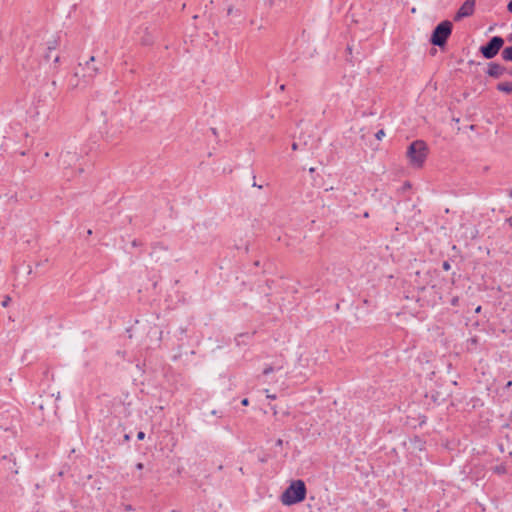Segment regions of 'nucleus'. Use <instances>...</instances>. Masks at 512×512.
Returning <instances> with one entry per match:
<instances>
[{
    "label": "nucleus",
    "mask_w": 512,
    "mask_h": 512,
    "mask_svg": "<svg viewBox=\"0 0 512 512\" xmlns=\"http://www.w3.org/2000/svg\"><path fill=\"white\" fill-rule=\"evenodd\" d=\"M307 495L306 484L303 480H293L280 496L281 502L286 506L298 504L305 500Z\"/></svg>",
    "instance_id": "f257e3e1"
},
{
    "label": "nucleus",
    "mask_w": 512,
    "mask_h": 512,
    "mask_svg": "<svg viewBox=\"0 0 512 512\" xmlns=\"http://www.w3.org/2000/svg\"><path fill=\"white\" fill-rule=\"evenodd\" d=\"M453 31V23L450 20H443L432 30L429 42L441 51H445L448 40Z\"/></svg>",
    "instance_id": "f03ea898"
},
{
    "label": "nucleus",
    "mask_w": 512,
    "mask_h": 512,
    "mask_svg": "<svg viewBox=\"0 0 512 512\" xmlns=\"http://www.w3.org/2000/svg\"><path fill=\"white\" fill-rule=\"evenodd\" d=\"M428 154V146L423 140H415L407 147L406 155L413 167L420 168L424 165Z\"/></svg>",
    "instance_id": "7ed1b4c3"
},
{
    "label": "nucleus",
    "mask_w": 512,
    "mask_h": 512,
    "mask_svg": "<svg viewBox=\"0 0 512 512\" xmlns=\"http://www.w3.org/2000/svg\"><path fill=\"white\" fill-rule=\"evenodd\" d=\"M505 39L501 36L491 37L485 44L479 47V53L483 58L491 60L495 58L500 50L502 51Z\"/></svg>",
    "instance_id": "20e7f679"
},
{
    "label": "nucleus",
    "mask_w": 512,
    "mask_h": 512,
    "mask_svg": "<svg viewBox=\"0 0 512 512\" xmlns=\"http://www.w3.org/2000/svg\"><path fill=\"white\" fill-rule=\"evenodd\" d=\"M476 0H465L464 3L454 14L453 20L459 22L464 18L470 17L474 14Z\"/></svg>",
    "instance_id": "39448f33"
},
{
    "label": "nucleus",
    "mask_w": 512,
    "mask_h": 512,
    "mask_svg": "<svg viewBox=\"0 0 512 512\" xmlns=\"http://www.w3.org/2000/svg\"><path fill=\"white\" fill-rule=\"evenodd\" d=\"M0 466L5 470L11 472V474H18V469L16 467V458L13 453L9 455H4L0 458Z\"/></svg>",
    "instance_id": "423d86ee"
},
{
    "label": "nucleus",
    "mask_w": 512,
    "mask_h": 512,
    "mask_svg": "<svg viewBox=\"0 0 512 512\" xmlns=\"http://www.w3.org/2000/svg\"><path fill=\"white\" fill-rule=\"evenodd\" d=\"M506 72V68L497 63V62H489L486 70V74L494 79L500 78Z\"/></svg>",
    "instance_id": "0eeeda50"
},
{
    "label": "nucleus",
    "mask_w": 512,
    "mask_h": 512,
    "mask_svg": "<svg viewBox=\"0 0 512 512\" xmlns=\"http://www.w3.org/2000/svg\"><path fill=\"white\" fill-rule=\"evenodd\" d=\"M95 61L94 56H91L88 61H86L83 70L85 71L83 76L93 78L99 71L98 67L92 66L91 63Z\"/></svg>",
    "instance_id": "6e6552de"
},
{
    "label": "nucleus",
    "mask_w": 512,
    "mask_h": 512,
    "mask_svg": "<svg viewBox=\"0 0 512 512\" xmlns=\"http://www.w3.org/2000/svg\"><path fill=\"white\" fill-rule=\"evenodd\" d=\"M496 89L500 92L510 94V93H512V82L507 81V82L498 83L496 86Z\"/></svg>",
    "instance_id": "1a4fd4ad"
},
{
    "label": "nucleus",
    "mask_w": 512,
    "mask_h": 512,
    "mask_svg": "<svg viewBox=\"0 0 512 512\" xmlns=\"http://www.w3.org/2000/svg\"><path fill=\"white\" fill-rule=\"evenodd\" d=\"M501 58L506 62H512V45L502 49Z\"/></svg>",
    "instance_id": "9d476101"
},
{
    "label": "nucleus",
    "mask_w": 512,
    "mask_h": 512,
    "mask_svg": "<svg viewBox=\"0 0 512 512\" xmlns=\"http://www.w3.org/2000/svg\"><path fill=\"white\" fill-rule=\"evenodd\" d=\"M145 30H146V34L142 38L141 42H142L143 45L148 46V45L153 44V42H154V35L149 32V28L148 27H146Z\"/></svg>",
    "instance_id": "9b49d317"
},
{
    "label": "nucleus",
    "mask_w": 512,
    "mask_h": 512,
    "mask_svg": "<svg viewBox=\"0 0 512 512\" xmlns=\"http://www.w3.org/2000/svg\"><path fill=\"white\" fill-rule=\"evenodd\" d=\"M254 335V333H242V334H239L236 336L235 340H236V343L237 345H240V344H246V339H250L252 338Z\"/></svg>",
    "instance_id": "f8f14e48"
},
{
    "label": "nucleus",
    "mask_w": 512,
    "mask_h": 512,
    "mask_svg": "<svg viewBox=\"0 0 512 512\" xmlns=\"http://www.w3.org/2000/svg\"><path fill=\"white\" fill-rule=\"evenodd\" d=\"M58 46V40L54 39L52 41L48 42L47 50L51 52L52 50H55Z\"/></svg>",
    "instance_id": "ddd939ff"
},
{
    "label": "nucleus",
    "mask_w": 512,
    "mask_h": 512,
    "mask_svg": "<svg viewBox=\"0 0 512 512\" xmlns=\"http://www.w3.org/2000/svg\"><path fill=\"white\" fill-rule=\"evenodd\" d=\"M275 370L276 369L273 366L269 365L264 368L263 375H269L270 373L274 372Z\"/></svg>",
    "instance_id": "4468645a"
},
{
    "label": "nucleus",
    "mask_w": 512,
    "mask_h": 512,
    "mask_svg": "<svg viewBox=\"0 0 512 512\" xmlns=\"http://www.w3.org/2000/svg\"><path fill=\"white\" fill-rule=\"evenodd\" d=\"M385 136L384 129H380L375 133V137L377 140H382V138Z\"/></svg>",
    "instance_id": "2eb2a0df"
},
{
    "label": "nucleus",
    "mask_w": 512,
    "mask_h": 512,
    "mask_svg": "<svg viewBox=\"0 0 512 512\" xmlns=\"http://www.w3.org/2000/svg\"><path fill=\"white\" fill-rule=\"evenodd\" d=\"M442 268H443V270H445V271H449V270L451 269V264H450V262H449V261H447V260H446V261H444V262L442 263Z\"/></svg>",
    "instance_id": "dca6fc26"
},
{
    "label": "nucleus",
    "mask_w": 512,
    "mask_h": 512,
    "mask_svg": "<svg viewBox=\"0 0 512 512\" xmlns=\"http://www.w3.org/2000/svg\"><path fill=\"white\" fill-rule=\"evenodd\" d=\"M10 301H11V298L9 296H6L1 304L3 307H7L9 305Z\"/></svg>",
    "instance_id": "f3484780"
},
{
    "label": "nucleus",
    "mask_w": 512,
    "mask_h": 512,
    "mask_svg": "<svg viewBox=\"0 0 512 512\" xmlns=\"http://www.w3.org/2000/svg\"><path fill=\"white\" fill-rule=\"evenodd\" d=\"M145 436H146V435H145V432H143V431H139V432L137 433V439H138L139 441L144 440V439H145Z\"/></svg>",
    "instance_id": "a211bd4d"
},
{
    "label": "nucleus",
    "mask_w": 512,
    "mask_h": 512,
    "mask_svg": "<svg viewBox=\"0 0 512 512\" xmlns=\"http://www.w3.org/2000/svg\"><path fill=\"white\" fill-rule=\"evenodd\" d=\"M135 468H136L137 470H142V469L144 468V464H143V463H141V462H138V463L135 465Z\"/></svg>",
    "instance_id": "6ab92c4d"
},
{
    "label": "nucleus",
    "mask_w": 512,
    "mask_h": 512,
    "mask_svg": "<svg viewBox=\"0 0 512 512\" xmlns=\"http://www.w3.org/2000/svg\"><path fill=\"white\" fill-rule=\"evenodd\" d=\"M507 10L508 12L512 13V0H510L507 4Z\"/></svg>",
    "instance_id": "aec40b11"
},
{
    "label": "nucleus",
    "mask_w": 512,
    "mask_h": 512,
    "mask_svg": "<svg viewBox=\"0 0 512 512\" xmlns=\"http://www.w3.org/2000/svg\"><path fill=\"white\" fill-rule=\"evenodd\" d=\"M140 245H141L140 241H138L136 239L132 241V246L137 247V246H140Z\"/></svg>",
    "instance_id": "412c9836"
},
{
    "label": "nucleus",
    "mask_w": 512,
    "mask_h": 512,
    "mask_svg": "<svg viewBox=\"0 0 512 512\" xmlns=\"http://www.w3.org/2000/svg\"><path fill=\"white\" fill-rule=\"evenodd\" d=\"M241 404H242L243 406H247V405L249 404V400H248V398H244V399H242V400H241Z\"/></svg>",
    "instance_id": "4be33fe9"
},
{
    "label": "nucleus",
    "mask_w": 512,
    "mask_h": 512,
    "mask_svg": "<svg viewBox=\"0 0 512 512\" xmlns=\"http://www.w3.org/2000/svg\"><path fill=\"white\" fill-rule=\"evenodd\" d=\"M130 439H131L130 434H125V435H124V437H123V440H124L125 442L130 441Z\"/></svg>",
    "instance_id": "5701e85b"
},
{
    "label": "nucleus",
    "mask_w": 512,
    "mask_h": 512,
    "mask_svg": "<svg viewBox=\"0 0 512 512\" xmlns=\"http://www.w3.org/2000/svg\"><path fill=\"white\" fill-rule=\"evenodd\" d=\"M59 61H60V57H59L58 55H56V56L54 57V59H53V63L56 65V64H58V63H59Z\"/></svg>",
    "instance_id": "b1692460"
},
{
    "label": "nucleus",
    "mask_w": 512,
    "mask_h": 512,
    "mask_svg": "<svg viewBox=\"0 0 512 512\" xmlns=\"http://www.w3.org/2000/svg\"><path fill=\"white\" fill-rule=\"evenodd\" d=\"M510 227H512V216L506 219L505 221Z\"/></svg>",
    "instance_id": "393cba45"
},
{
    "label": "nucleus",
    "mask_w": 512,
    "mask_h": 512,
    "mask_svg": "<svg viewBox=\"0 0 512 512\" xmlns=\"http://www.w3.org/2000/svg\"><path fill=\"white\" fill-rule=\"evenodd\" d=\"M50 53H51V52H49V51H48V52L44 55L45 60H47V61H48V60L51 58Z\"/></svg>",
    "instance_id": "a878e982"
},
{
    "label": "nucleus",
    "mask_w": 512,
    "mask_h": 512,
    "mask_svg": "<svg viewBox=\"0 0 512 512\" xmlns=\"http://www.w3.org/2000/svg\"><path fill=\"white\" fill-rule=\"evenodd\" d=\"M511 386H512V381L510 380L506 383L505 388L509 389V388H511Z\"/></svg>",
    "instance_id": "bb28decb"
},
{
    "label": "nucleus",
    "mask_w": 512,
    "mask_h": 512,
    "mask_svg": "<svg viewBox=\"0 0 512 512\" xmlns=\"http://www.w3.org/2000/svg\"><path fill=\"white\" fill-rule=\"evenodd\" d=\"M282 444H283V440L282 439H278L276 441V446H282Z\"/></svg>",
    "instance_id": "cd10ccee"
},
{
    "label": "nucleus",
    "mask_w": 512,
    "mask_h": 512,
    "mask_svg": "<svg viewBox=\"0 0 512 512\" xmlns=\"http://www.w3.org/2000/svg\"><path fill=\"white\" fill-rule=\"evenodd\" d=\"M506 39L508 42L512 43V33H510Z\"/></svg>",
    "instance_id": "c85d7f7f"
},
{
    "label": "nucleus",
    "mask_w": 512,
    "mask_h": 512,
    "mask_svg": "<svg viewBox=\"0 0 512 512\" xmlns=\"http://www.w3.org/2000/svg\"><path fill=\"white\" fill-rule=\"evenodd\" d=\"M497 471H498V472H504V471H505V468H504V467H497Z\"/></svg>",
    "instance_id": "c756f323"
},
{
    "label": "nucleus",
    "mask_w": 512,
    "mask_h": 512,
    "mask_svg": "<svg viewBox=\"0 0 512 512\" xmlns=\"http://www.w3.org/2000/svg\"><path fill=\"white\" fill-rule=\"evenodd\" d=\"M232 13H233V8L232 7L228 8V15H231Z\"/></svg>",
    "instance_id": "7c9ffc66"
},
{
    "label": "nucleus",
    "mask_w": 512,
    "mask_h": 512,
    "mask_svg": "<svg viewBox=\"0 0 512 512\" xmlns=\"http://www.w3.org/2000/svg\"><path fill=\"white\" fill-rule=\"evenodd\" d=\"M508 196L512 199V188L508 191Z\"/></svg>",
    "instance_id": "2f4dec72"
},
{
    "label": "nucleus",
    "mask_w": 512,
    "mask_h": 512,
    "mask_svg": "<svg viewBox=\"0 0 512 512\" xmlns=\"http://www.w3.org/2000/svg\"><path fill=\"white\" fill-rule=\"evenodd\" d=\"M481 311V306H478L475 310L476 313H479Z\"/></svg>",
    "instance_id": "473e14b6"
},
{
    "label": "nucleus",
    "mask_w": 512,
    "mask_h": 512,
    "mask_svg": "<svg viewBox=\"0 0 512 512\" xmlns=\"http://www.w3.org/2000/svg\"><path fill=\"white\" fill-rule=\"evenodd\" d=\"M435 53H436V49H432L431 50V55H435Z\"/></svg>",
    "instance_id": "72a5a7b5"
},
{
    "label": "nucleus",
    "mask_w": 512,
    "mask_h": 512,
    "mask_svg": "<svg viewBox=\"0 0 512 512\" xmlns=\"http://www.w3.org/2000/svg\"><path fill=\"white\" fill-rule=\"evenodd\" d=\"M284 89H285V85H284V84H282V85L280 86V90H281V91H283Z\"/></svg>",
    "instance_id": "f704fd0d"
},
{
    "label": "nucleus",
    "mask_w": 512,
    "mask_h": 512,
    "mask_svg": "<svg viewBox=\"0 0 512 512\" xmlns=\"http://www.w3.org/2000/svg\"><path fill=\"white\" fill-rule=\"evenodd\" d=\"M211 131L214 135H216V129L215 128H211Z\"/></svg>",
    "instance_id": "c9c22d12"
},
{
    "label": "nucleus",
    "mask_w": 512,
    "mask_h": 512,
    "mask_svg": "<svg viewBox=\"0 0 512 512\" xmlns=\"http://www.w3.org/2000/svg\"><path fill=\"white\" fill-rule=\"evenodd\" d=\"M292 148H293L294 150H295V149H297V144H296V143H293Z\"/></svg>",
    "instance_id": "e433bc0d"
},
{
    "label": "nucleus",
    "mask_w": 512,
    "mask_h": 512,
    "mask_svg": "<svg viewBox=\"0 0 512 512\" xmlns=\"http://www.w3.org/2000/svg\"><path fill=\"white\" fill-rule=\"evenodd\" d=\"M25 154H26V152H25V151L20 152V155H21V156H24Z\"/></svg>",
    "instance_id": "4c0bfd02"
},
{
    "label": "nucleus",
    "mask_w": 512,
    "mask_h": 512,
    "mask_svg": "<svg viewBox=\"0 0 512 512\" xmlns=\"http://www.w3.org/2000/svg\"><path fill=\"white\" fill-rule=\"evenodd\" d=\"M254 264H255L256 266H259V264H260V263H259V261H256Z\"/></svg>",
    "instance_id": "58836bf2"
},
{
    "label": "nucleus",
    "mask_w": 512,
    "mask_h": 512,
    "mask_svg": "<svg viewBox=\"0 0 512 512\" xmlns=\"http://www.w3.org/2000/svg\"><path fill=\"white\" fill-rule=\"evenodd\" d=\"M269 398H272V399H275V396L274 395H270L268 396Z\"/></svg>",
    "instance_id": "ea45409f"
}]
</instances>
